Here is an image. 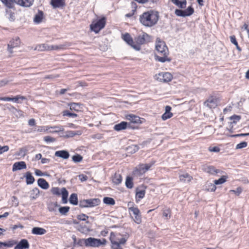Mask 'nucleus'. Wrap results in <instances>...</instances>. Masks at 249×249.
<instances>
[{
    "label": "nucleus",
    "mask_w": 249,
    "mask_h": 249,
    "mask_svg": "<svg viewBox=\"0 0 249 249\" xmlns=\"http://www.w3.org/2000/svg\"><path fill=\"white\" fill-rule=\"evenodd\" d=\"M159 19V14L157 11L149 10L143 13L140 16V23L146 27H151L155 25Z\"/></svg>",
    "instance_id": "f257e3e1"
},
{
    "label": "nucleus",
    "mask_w": 249,
    "mask_h": 249,
    "mask_svg": "<svg viewBox=\"0 0 249 249\" xmlns=\"http://www.w3.org/2000/svg\"><path fill=\"white\" fill-rule=\"evenodd\" d=\"M156 50L159 54V55L157 54H155V60L156 61L162 63H164L166 61H171V59L168 57V48L164 42H157L156 45Z\"/></svg>",
    "instance_id": "f03ea898"
},
{
    "label": "nucleus",
    "mask_w": 249,
    "mask_h": 249,
    "mask_svg": "<svg viewBox=\"0 0 249 249\" xmlns=\"http://www.w3.org/2000/svg\"><path fill=\"white\" fill-rule=\"evenodd\" d=\"M100 202L99 198H90L80 200L79 205L81 208L93 207L99 205Z\"/></svg>",
    "instance_id": "7ed1b4c3"
},
{
    "label": "nucleus",
    "mask_w": 249,
    "mask_h": 249,
    "mask_svg": "<svg viewBox=\"0 0 249 249\" xmlns=\"http://www.w3.org/2000/svg\"><path fill=\"white\" fill-rule=\"evenodd\" d=\"M106 23V18L103 17L95 22H92L90 25V29L95 33H98L105 27Z\"/></svg>",
    "instance_id": "20e7f679"
},
{
    "label": "nucleus",
    "mask_w": 249,
    "mask_h": 249,
    "mask_svg": "<svg viewBox=\"0 0 249 249\" xmlns=\"http://www.w3.org/2000/svg\"><path fill=\"white\" fill-rule=\"evenodd\" d=\"M106 243V240L103 239L101 240L93 237H89L87 239V247L98 248L101 245H104Z\"/></svg>",
    "instance_id": "39448f33"
},
{
    "label": "nucleus",
    "mask_w": 249,
    "mask_h": 249,
    "mask_svg": "<svg viewBox=\"0 0 249 249\" xmlns=\"http://www.w3.org/2000/svg\"><path fill=\"white\" fill-rule=\"evenodd\" d=\"M154 164V162L149 164H140L134 170V174L137 175H142L148 170Z\"/></svg>",
    "instance_id": "423d86ee"
},
{
    "label": "nucleus",
    "mask_w": 249,
    "mask_h": 249,
    "mask_svg": "<svg viewBox=\"0 0 249 249\" xmlns=\"http://www.w3.org/2000/svg\"><path fill=\"white\" fill-rule=\"evenodd\" d=\"M122 38L129 45L132 47L136 51H139L141 49V46L139 45H136L135 42L133 40L129 34L125 33L122 35Z\"/></svg>",
    "instance_id": "0eeeda50"
},
{
    "label": "nucleus",
    "mask_w": 249,
    "mask_h": 249,
    "mask_svg": "<svg viewBox=\"0 0 249 249\" xmlns=\"http://www.w3.org/2000/svg\"><path fill=\"white\" fill-rule=\"evenodd\" d=\"M20 44V40L19 37H16L15 39H12L8 44L7 51L10 53H13L14 49L18 47Z\"/></svg>",
    "instance_id": "6e6552de"
},
{
    "label": "nucleus",
    "mask_w": 249,
    "mask_h": 249,
    "mask_svg": "<svg viewBox=\"0 0 249 249\" xmlns=\"http://www.w3.org/2000/svg\"><path fill=\"white\" fill-rule=\"evenodd\" d=\"M150 40V36L146 33H143L142 35H140L135 38V42L136 45L143 44L146 42Z\"/></svg>",
    "instance_id": "1a4fd4ad"
},
{
    "label": "nucleus",
    "mask_w": 249,
    "mask_h": 249,
    "mask_svg": "<svg viewBox=\"0 0 249 249\" xmlns=\"http://www.w3.org/2000/svg\"><path fill=\"white\" fill-rule=\"evenodd\" d=\"M156 79L160 82L167 83L172 80V75L169 72H161L155 75Z\"/></svg>",
    "instance_id": "9d476101"
},
{
    "label": "nucleus",
    "mask_w": 249,
    "mask_h": 249,
    "mask_svg": "<svg viewBox=\"0 0 249 249\" xmlns=\"http://www.w3.org/2000/svg\"><path fill=\"white\" fill-rule=\"evenodd\" d=\"M129 211L132 212L134 215V221L137 224L141 223L142 222V218L139 209L137 207H132L129 208Z\"/></svg>",
    "instance_id": "9b49d317"
},
{
    "label": "nucleus",
    "mask_w": 249,
    "mask_h": 249,
    "mask_svg": "<svg viewBox=\"0 0 249 249\" xmlns=\"http://www.w3.org/2000/svg\"><path fill=\"white\" fill-rule=\"evenodd\" d=\"M202 169L203 171L212 175H215L220 172V170L215 169L214 166L211 165H204Z\"/></svg>",
    "instance_id": "f8f14e48"
},
{
    "label": "nucleus",
    "mask_w": 249,
    "mask_h": 249,
    "mask_svg": "<svg viewBox=\"0 0 249 249\" xmlns=\"http://www.w3.org/2000/svg\"><path fill=\"white\" fill-rule=\"evenodd\" d=\"M30 245L27 239H21L15 247L14 249H28Z\"/></svg>",
    "instance_id": "ddd939ff"
},
{
    "label": "nucleus",
    "mask_w": 249,
    "mask_h": 249,
    "mask_svg": "<svg viewBox=\"0 0 249 249\" xmlns=\"http://www.w3.org/2000/svg\"><path fill=\"white\" fill-rule=\"evenodd\" d=\"M127 127H131L130 124H128L126 122H122L119 124H115L114 126V129L117 131H120L124 130Z\"/></svg>",
    "instance_id": "4468645a"
},
{
    "label": "nucleus",
    "mask_w": 249,
    "mask_h": 249,
    "mask_svg": "<svg viewBox=\"0 0 249 249\" xmlns=\"http://www.w3.org/2000/svg\"><path fill=\"white\" fill-rule=\"evenodd\" d=\"M26 168V164L24 161H18L15 162L12 168V171L15 172L17 170H20Z\"/></svg>",
    "instance_id": "2eb2a0df"
},
{
    "label": "nucleus",
    "mask_w": 249,
    "mask_h": 249,
    "mask_svg": "<svg viewBox=\"0 0 249 249\" xmlns=\"http://www.w3.org/2000/svg\"><path fill=\"white\" fill-rule=\"evenodd\" d=\"M54 155L56 157L61 158L65 160L68 159L70 157L69 152L64 150L56 151Z\"/></svg>",
    "instance_id": "dca6fc26"
},
{
    "label": "nucleus",
    "mask_w": 249,
    "mask_h": 249,
    "mask_svg": "<svg viewBox=\"0 0 249 249\" xmlns=\"http://www.w3.org/2000/svg\"><path fill=\"white\" fill-rule=\"evenodd\" d=\"M17 243V242L11 240L8 241L7 242H0V249H5L6 248H11Z\"/></svg>",
    "instance_id": "f3484780"
},
{
    "label": "nucleus",
    "mask_w": 249,
    "mask_h": 249,
    "mask_svg": "<svg viewBox=\"0 0 249 249\" xmlns=\"http://www.w3.org/2000/svg\"><path fill=\"white\" fill-rule=\"evenodd\" d=\"M34 0H16V4L23 7H30L31 6Z\"/></svg>",
    "instance_id": "a211bd4d"
},
{
    "label": "nucleus",
    "mask_w": 249,
    "mask_h": 249,
    "mask_svg": "<svg viewBox=\"0 0 249 249\" xmlns=\"http://www.w3.org/2000/svg\"><path fill=\"white\" fill-rule=\"evenodd\" d=\"M51 4L54 8L63 7L65 5V0H51Z\"/></svg>",
    "instance_id": "6ab92c4d"
},
{
    "label": "nucleus",
    "mask_w": 249,
    "mask_h": 249,
    "mask_svg": "<svg viewBox=\"0 0 249 249\" xmlns=\"http://www.w3.org/2000/svg\"><path fill=\"white\" fill-rule=\"evenodd\" d=\"M204 105L210 108H214L217 106L216 100L213 98H210L204 103Z\"/></svg>",
    "instance_id": "aec40b11"
},
{
    "label": "nucleus",
    "mask_w": 249,
    "mask_h": 249,
    "mask_svg": "<svg viewBox=\"0 0 249 249\" xmlns=\"http://www.w3.org/2000/svg\"><path fill=\"white\" fill-rule=\"evenodd\" d=\"M46 230L40 227H34L32 230V233L35 235H43L46 233Z\"/></svg>",
    "instance_id": "412c9836"
},
{
    "label": "nucleus",
    "mask_w": 249,
    "mask_h": 249,
    "mask_svg": "<svg viewBox=\"0 0 249 249\" xmlns=\"http://www.w3.org/2000/svg\"><path fill=\"white\" fill-rule=\"evenodd\" d=\"M38 185L42 189L46 190L49 188L48 182L44 178H39L37 180Z\"/></svg>",
    "instance_id": "4be33fe9"
},
{
    "label": "nucleus",
    "mask_w": 249,
    "mask_h": 249,
    "mask_svg": "<svg viewBox=\"0 0 249 249\" xmlns=\"http://www.w3.org/2000/svg\"><path fill=\"white\" fill-rule=\"evenodd\" d=\"M126 118L128 120L130 121L131 123L137 124L142 123L141 118L135 115H129L127 116Z\"/></svg>",
    "instance_id": "5701e85b"
},
{
    "label": "nucleus",
    "mask_w": 249,
    "mask_h": 249,
    "mask_svg": "<svg viewBox=\"0 0 249 249\" xmlns=\"http://www.w3.org/2000/svg\"><path fill=\"white\" fill-rule=\"evenodd\" d=\"M69 106L71 110H74L77 112L80 111L82 108V104L80 103H71L69 104Z\"/></svg>",
    "instance_id": "b1692460"
},
{
    "label": "nucleus",
    "mask_w": 249,
    "mask_h": 249,
    "mask_svg": "<svg viewBox=\"0 0 249 249\" xmlns=\"http://www.w3.org/2000/svg\"><path fill=\"white\" fill-rule=\"evenodd\" d=\"M49 47L50 45L47 44H41L36 45L34 50L40 52L48 51H50Z\"/></svg>",
    "instance_id": "393cba45"
},
{
    "label": "nucleus",
    "mask_w": 249,
    "mask_h": 249,
    "mask_svg": "<svg viewBox=\"0 0 249 249\" xmlns=\"http://www.w3.org/2000/svg\"><path fill=\"white\" fill-rule=\"evenodd\" d=\"M39 190L36 187L33 189L30 192V199L31 200H35L36 199L39 195Z\"/></svg>",
    "instance_id": "a878e982"
},
{
    "label": "nucleus",
    "mask_w": 249,
    "mask_h": 249,
    "mask_svg": "<svg viewBox=\"0 0 249 249\" xmlns=\"http://www.w3.org/2000/svg\"><path fill=\"white\" fill-rule=\"evenodd\" d=\"M61 195L62 203L66 204L68 202V196L69 193L65 187H63L61 189Z\"/></svg>",
    "instance_id": "bb28decb"
},
{
    "label": "nucleus",
    "mask_w": 249,
    "mask_h": 249,
    "mask_svg": "<svg viewBox=\"0 0 249 249\" xmlns=\"http://www.w3.org/2000/svg\"><path fill=\"white\" fill-rule=\"evenodd\" d=\"M27 184H32L35 182V178L30 172H27L25 176Z\"/></svg>",
    "instance_id": "cd10ccee"
},
{
    "label": "nucleus",
    "mask_w": 249,
    "mask_h": 249,
    "mask_svg": "<svg viewBox=\"0 0 249 249\" xmlns=\"http://www.w3.org/2000/svg\"><path fill=\"white\" fill-rule=\"evenodd\" d=\"M179 179L182 182H190L192 179L193 178L189 174L185 173L184 174H182L179 176Z\"/></svg>",
    "instance_id": "c85d7f7f"
},
{
    "label": "nucleus",
    "mask_w": 249,
    "mask_h": 249,
    "mask_svg": "<svg viewBox=\"0 0 249 249\" xmlns=\"http://www.w3.org/2000/svg\"><path fill=\"white\" fill-rule=\"evenodd\" d=\"M126 241V239L124 238H121L118 241L111 240L113 247L117 246V247H120L121 245H124Z\"/></svg>",
    "instance_id": "c756f323"
},
{
    "label": "nucleus",
    "mask_w": 249,
    "mask_h": 249,
    "mask_svg": "<svg viewBox=\"0 0 249 249\" xmlns=\"http://www.w3.org/2000/svg\"><path fill=\"white\" fill-rule=\"evenodd\" d=\"M69 201L71 204L76 205L78 203L77 195L75 193L72 194L70 197Z\"/></svg>",
    "instance_id": "7c9ffc66"
},
{
    "label": "nucleus",
    "mask_w": 249,
    "mask_h": 249,
    "mask_svg": "<svg viewBox=\"0 0 249 249\" xmlns=\"http://www.w3.org/2000/svg\"><path fill=\"white\" fill-rule=\"evenodd\" d=\"M1 1L9 8H12L14 6V4L16 3V0H1Z\"/></svg>",
    "instance_id": "2f4dec72"
},
{
    "label": "nucleus",
    "mask_w": 249,
    "mask_h": 249,
    "mask_svg": "<svg viewBox=\"0 0 249 249\" xmlns=\"http://www.w3.org/2000/svg\"><path fill=\"white\" fill-rule=\"evenodd\" d=\"M122 181V177L119 174H115L113 178L112 182L116 185L119 184Z\"/></svg>",
    "instance_id": "473e14b6"
},
{
    "label": "nucleus",
    "mask_w": 249,
    "mask_h": 249,
    "mask_svg": "<svg viewBox=\"0 0 249 249\" xmlns=\"http://www.w3.org/2000/svg\"><path fill=\"white\" fill-rule=\"evenodd\" d=\"M43 17V13L41 11H39L38 13L36 14L34 18V22L37 23H40Z\"/></svg>",
    "instance_id": "72a5a7b5"
},
{
    "label": "nucleus",
    "mask_w": 249,
    "mask_h": 249,
    "mask_svg": "<svg viewBox=\"0 0 249 249\" xmlns=\"http://www.w3.org/2000/svg\"><path fill=\"white\" fill-rule=\"evenodd\" d=\"M171 216V210L169 208H166L163 210L162 216L165 219H169Z\"/></svg>",
    "instance_id": "f704fd0d"
},
{
    "label": "nucleus",
    "mask_w": 249,
    "mask_h": 249,
    "mask_svg": "<svg viewBox=\"0 0 249 249\" xmlns=\"http://www.w3.org/2000/svg\"><path fill=\"white\" fill-rule=\"evenodd\" d=\"M103 202L108 205H114L115 204L114 199L109 197H105L103 199Z\"/></svg>",
    "instance_id": "c9c22d12"
},
{
    "label": "nucleus",
    "mask_w": 249,
    "mask_h": 249,
    "mask_svg": "<svg viewBox=\"0 0 249 249\" xmlns=\"http://www.w3.org/2000/svg\"><path fill=\"white\" fill-rule=\"evenodd\" d=\"M125 185L127 188L131 189L133 187V178L130 177H127L125 180Z\"/></svg>",
    "instance_id": "e433bc0d"
},
{
    "label": "nucleus",
    "mask_w": 249,
    "mask_h": 249,
    "mask_svg": "<svg viewBox=\"0 0 249 249\" xmlns=\"http://www.w3.org/2000/svg\"><path fill=\"white\" fill-rule=\"evenodd\" d=\"M66 47L65 45L61 44L59 45H51L49 47L50 51L63 50Z\"/></svg>",
    "instance_id": "4c0bfd02"
},
{
    "label": "nucleus",
    "mask_w": 249,
    "mask_h": 249,
    "mask_svg": "<svg viewBox=\"0 0 249 249\" xmlns=\"http://www.w3.org/2000/svg\"><path fill=\"white\" fill-rule=\"evenodd\" d=\"M227 178V177L226 176H222L220 178L217 180H214V183L216 185H219L224 183L226 181Z\"/></svg>",
    "instance_id": "58836bf2"
},
{
    "label": "nucleus",
    "mask_w": 249,
    "mask_h": 249,
    "mask_svg": "<svg viewBox=\"0 0 249 249\" xmlns=\"http://www.w3.org/2000/svg\"><path fill=\"white\" fill-rule=\"evenodd\" d=\"M185 16H190L194 13V9L192 6L188 7L186 10H183Z\"/></svg>",
    "instance_id": "ea45409f"
},
{
    "label": "nucleus",
    "mask_w": 249,
    "mask_h": 249,
    "mask_svg": "<svg viewBox=\"0 0 249 249\" xmlns=\"http://www.w3.org/2000/svg\"><path fill=\"white\" fill-rule=\"evenodd\" d=\"M83 160V157L79 154H76L72 157V160L75 163L80 162Z\"/></svg>",
    "instance_id": "a19ab883"
},
{
    "label": "nucleus",
    "mask_w": 249,
    "mask_h": 249,
    "mask_svg": "<svg viewBox=\"0 0 249 249\" xmlns=\"http://www.w3.org/2000/svg\"><path fill=\"white\" fill-rule=\"evenodd\" d=\"M70 207L68 206L61 207L59 209V213L62 215H66L70 210Z\"/></svg>",
    "instance_id": "79ce46f5"
},
{
    "label": "nucleus",
    "mask_w": 249,
    "mask_h": 249,
    "mask_svg": "<svg viewBox=\"0 0 249 249\" xmlns=\"http://www.w3.org/2000/svg\"><path fill=\"white\" fill-rule=\"evenodd\" d=\"M78 219L82 221H85L86 223H89V221L87 220L89 218V216L85 214L82 213L77 216Z\"/></svg>",
    "instance_id": "37998d69"
},
{
    "label": "nucleus",
    "mask_w": 249,
    "mask_h": 249,
    "mask_svg": "<svg viewBox=\"0 0 249 249\" xmlns=\"http://www.w3.org/2000/svg\"><path fill=\"white\" fill-rule=\"evenodd\" d=\"M63 115L69 116V117L75 118L77 114L74 113H71L69 110H66L63 111Z\"/></svg>",
    "instance_id": "c03bdc74"
},
{
    "label": "nucleus",
    "mask_w": 249,
    "mask_h": 249,
    "mask_svg": "<svg viewBox=\"0 0 249 249\" xmlns=\"http://www.w3.org/2000/svg\"><path fill=\"white\" fill-rule=\"evenodd\" d=\"M230 120L232 121V122L231 123V125L232 124H236L237 121H239L241 119V116L239 115H234L231 116L230 118Z\"/></svg>",
    "instance_id": "a18cd8bd"
},
{
    "label": "nucleus",
    "mask_w": 249,
    "mask_h": 249,
    "mask_svg": "<svg viewBox=\"0 0 249 249\" xmlns=\"http://www.w3.org/2000/svg\"><path fill=\"white\" fill-rule=\"evenodd\" d=\"M51 192L53 195L60 196L61 195V191H60V189L58 187H53L51 189Z\"/></svg>",
    "instance_id": "49530a36"
},
{
    "label": "nucleus",
    "mask_w": 249,
    "mask_h": 249,
    "mask_svg": "<svg viewBox=\"0 0 249 249\" xmlns=\"http://www.w3.org/2000/svg\"><path fill=\"white\" fill-rule=\"evenodd\" d=\"M145 194V190H140L136 192V198H139V199H142L144 197Z\"/></svg>",
    "instance_id": "de8ad7c7"
},
{
    "label": "nucleus",
    "mask_w": 249,
    "mask_h": 249,
    "mask_svg": "<svg viewBox=\"0 0 249 249\" xmlns=\"http://www.w3.org/2000/svg\"><path fill=\"white\" fill-rule=\"evenodd\" d=\"M87 239H78L77 243V246L82 247L85 245L86 247Z\"/></svg>",
    "instance_id": "09e8293b"
},
{
    "label": "nucleus",
    "mask_w": 249,
    "mask_h": 249,
    "mask_svg": "<svg viewBox=\"0 0 249 249\" xmlns=\"http://www.w3.org/2000/svg\"><path fill=\"white\" fill-rule=\"evenodd\" d=\"M183 10L181 9H176L175 11V14L178 17H185V16Z\"/></svg>",
    "instance_id": "8fccbe9b"
},
{
    "label": "nucleus",
    "mask_w": 249,
    "mask_h": 249,
    "mask_svg": "<svg viewBox=\"0 0 249 249\" xmlns=\"http://www.w3.org/2000/svg\"><path fill=\"white\" fill-rule=\"evenodd\" d=\"M208 190L210 191L211 192H214L215 191L216 187V184L215 183H210L208 184Z\"/></svg>",
    "instance_id": "3c124183"
},
{
    "label": "nucleus",
    "mask_w": 249,
    "mask_h": 249,
    "mask_svg": "<svg viewBox=\"0 0 249 249\" xmlns=\"http://www.w3.org/2000/svg\"><path fill=\"white\" fill-rule=\"evenodd\" d=\"M248 145V143L246 142H242L239 144H237L236 146V149H242L245 147H246Z\"/></svg>",
    "instance_id": "603ef678"
},
{
    "label": "nucleus",
    "mask_w": 249,
    "mask_h": 249,
    "mask_svg": "<svg viewBox=\"0 0 249 249\" xmlns=\"http://www.w3.org/2000/svg\"><path fill=\"white\" fill-rule=\"evenodd\" d=\"M173 116V114L172 113H167V112H164L162 116H161V118L163 120H166L168 119H169L170 118H171Z\"/></svg>",
    "instance_id": "864d4df0"
},
{
    "label": "nucleus",
    "mask_w": 249,
    "mask_h": 249,
    "mask_svg": "<svg viewBox=\"0 0 249 249\" xmlns=\"http://www.w3.org/2000/svg\"><path fill=\"white\" fill-rule=\"evenodd\" d=\"M12 101H14L16 103H19V102L18 101L19 99L25 100L26 97L21 95H17L13 98H12Z\"/></svg>",
    "instance_id": "5fc2aeb1"
},
{
    "label": "nucleus",
    "mask_w": 249,
    "mask_h": 249,
    "mask_svg": "<svg viewBox=\"0 0 249 249\" xmlns=\"http://www.w3.org/2000/svg\"><path fill=\"white\" fill-rule=\"evenodd\" d=\"M44 140L47 142H53L55 141V139L49 136L44 137Z\"/></svg>",
    "instance_id": "6e6d98bb"
},
{
    "label": "nucleus",
    "mask_w": 249,
    "mask_h": 249,
    "mask_svg": "<svg viewBox=\"0 0 249 249\" xmlns=\"http://www.w3.org/2000/svg\"><path fill=\"white\" fill-rule=\"evenodd\" d=\"M9 150V147L7 145L1 146L0 145V154H2L5 152L8 151Z\"/></svg>",
    "instance_id": "4d7b16f0"
},
{
    "label": "nucleus",
    "mask_w": 249,
    "mask_h": 249,
    "mask_svg": "<svg viewBox=\"0 0 249 249\" xmlns=\"http://www.w3.org/2000/svg\"><path fill=\"white\" fill-rule=\"evenodd\" d=\"M27 153V149L24 148H20L18 155V156H24Z\"/></svg>",
    "instance_id": "13d9d810"
},
{
    "label": "nucleus",
    "mask_w": 249,
    "mask_h": 249,
    "mask_svg": "<svg viewBox=\"0 0 249 249\" xmlns=\"http://www.w3.org/2000/svg\"><path fill=\"white\" fill-rule=\"evenodd\" d=\"M229 137H244V136H248V133H241V134H234V135H228Z\"/></svg>",
    "instance_id": "bf43d9fd"
},
{
    "label": "nucleus",
    "mask_w": 249,
    "mask_h": 249,
    "mask_svg": "<svg viewBox=\"0 0 249 249\" xmlns=\"http://www.w3.org/2000/svg\"><path fill=\"white\" fill-rule=\"evenodd\" d=\"M12 201L15 206L17 207L18 205V201L17 197L15 196H13L12 197Z\"/></svg>",
    "instance_id": "052dcab7"
},
{
    "label": "nucleus",
    "mask_w": 249,
    "mask_h": 249,
    "mask_svg": "<svg viewBox=\"0 0 249 249\" xmlns=\"http://www.w3.org/2000/svg\"><path fill=\"white\" fill-rule=\"evenodd\" d=\"M231 41L235 46H237L238 42L236 40V37L234 36H230Z\"/></svg>",
    "instance_id": "680f3d73"
},
{
    "label": "nucleus",
    "mask_w": 249,
    "mask_h": 249,
    "mask_svg": "<svg viewBox=\"0 0 249 249\" xmlns=\"http://www.w3.org/2000/svg\"><path fill=\"white\" fill-rule=\"evenodd\" d=\"M242 191L241 187H238L235 190H231L230 192H234L237 195H239Z\"/></svg>",
    "instance_id": "e2e57ef3"
},
{
    "label": "nucleus",
    "mask_w": 249,
    "mask_h": 249,
    "mask_svg": "<svg viewBox=\"0 0 249 249\" xmlns=\"http://www.w3.org/2000/svg\"><path fill=\"white\" fill-rule=\"evenodd\" d=\"M35 174L37 176H44V174L41 171H40L39 169H36L35 170Z\"/></svg>",
    "instance_id": "0e129e2a"
},
{
    "label": "nucleus",
    "mask_w": 249,
    "mask_h": 249,
    "mask_svg": "<svg viewBox=\"0 0 249 249\" xmlns=\"http://www.w3.org/2000/svg\"><path fill=\"white\" fill-rule=\"evenodd\" d=\"M8 81L6 79H3L0 81V88L5 86L8 84Z\"/></svg>",
    "instance_id": "69168bd1"
},
{
    "label": "nucleus",
    "mask_w": 249,
    "mask_h": 249,
    "mask_svg": "<svg viewBox=\"0 0 249 249\" xmlns=\"http://www.w3.org/2000/svg\"><path fill=\"white\" fill-rule=\"evenodd\" d=\"M28 124L31 126H35L36 125V121L34 119H31L28 121Z\"/></svg>",
    "instance_id": "338daca9"
},
{
    "label": "nucleus",
    "mask_w": 249,
    "mask_h": 249,
    "mask_svg": "<svg viewBox=\"0 0 249 249\" xmlns=\"http://www.w3.org/2000/svg\"><path fill=\"white\" fill-rule=\"evenodd\" d=\"M79 179L82 181H86L88 179V177L87 176L83 175V174L82 175H80L79 176Z\"/></svg>",
    "instance_id": "774afa93"
}]
</instances>
